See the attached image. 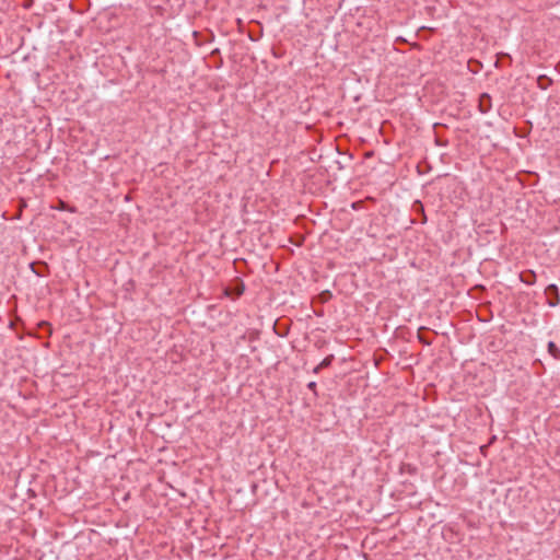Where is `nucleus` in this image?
<instances>
[{
	"label": "nucleus",
	"instance_id": "obj_1",
	"mask_svg": "<svg viewBox=\"0 0 560 560\" xmlns=\"http://www.w3.org/2000/svg\"><path fill=\"white\" fill-rule=\"evenodd\" d=\"M546 292L555 294L556 300L553 302H550L549 304H550V306H556L559 303V293H558L557 285L556 284L548 285L546 289Z\"/></svg>",
	"mask_w": 560,
	"mask_h": 560
},
{
	"label": "nucleus",
	"instance_id": "obj_6",
	"mask_svg": "<svg viewBox=\"0 0 560 560\" xmlns=\"http://www.w3.org/2000/svg\"><path fill=\"white\" fill-rule=\"evenodd\" d=\"M307 387H308L310 389H312V390H315V388H316V383H315V382H311V383H308Z\"/></svg>",
	"mask_w": 560,
	"mask_h": 560
},
{
	"label": "nucleus",
	"instance_id": "obj_5",
	"mask_svg": "<svg viewBox=\"0 0 560 560\" xmlns=\"http://www.w3.org/2000/svg\"><path fill=\"white\" fill-rule=\"evenodd\" d=\"M483 100L489 101V95H486V94H485V95H482V97H481V103H480V106H481V108H482V112H487V109H486V108H483Z\"/></svg>",
	"mask_w": 560,
	"mask_h": 560
},
{
	"label": "nucleus",
	"instance_id": "obj_4",
	"mask_svg": "<svg viewBox=\"0 0 560 560\" xmlns=\"http://www.w3.org/2000/svg\"><path fill=\"white\" fill-rule=\"evenodd\" d=\"M534 279H535V273H533V272H529L528 276L522 275V281L526 284H533Z\"/></svg>",
	"mask_w": 560,
	"mask_h": 560
},
{
	"label": "nucleus",
	"instance_id": "obj_2",
	"mask_svg": "<svg viewBox=\"0 0 560 560\" xmlns=\"http://www.w3.org/2000/svg\"><path fill=\"white\" fill-rule=\"evenodd\" d=\"M548 351L549 353L556 358V359H559L560 358V350L559 348L556 346V343L553 341H550L548 343Z\"/></svg>",
	"mask_w": 560,
	"mask_h": 560
},
{
	"label": "nucleus",
	"instance_id": "obj_3",
	"mask_svg": "<svg viewBox=\"0 0 560 560\" xmlns=\"http://www.w3.org/2000/svg\"><path fill=\"white\" fill-rule=\"evenodd\" d=\"M332 355L325 358L315 369L314 372L317 373L320 369L328 366L331 363Z\"/></svg>",
	"mask_w": 560,
	"mask_h": 560
}]
</instances>
